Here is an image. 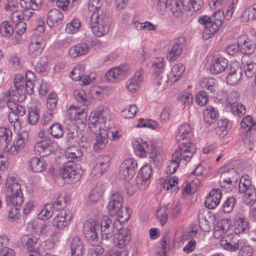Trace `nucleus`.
Segmentation results:
<instances>
[{"label": "nucleus", "mask_w": 256, "mask_h": 256, "mask_svg": "<svg viewBox=\"0 0 256 256\" xmlns=\"http://www.w3.org/2000/svg\"><path fill=\"white\" fill-rule=\"evenodd\" d=\"M228 74L226 76L228 84L230 85L236 84L240 80L242 70L240 64L233 62L230 64L228 68Z\"/></svg>", "instance_id": "6ab92c4d"}, {"label": "nucleus", "mask_w": 256, "mask_h": 256, "mask_svg": "<svg viewBox=\"0 0 256 256\" xmlns=\"http://www.w3.org/2000/svg\"><path fill=\"white\" fill-rule=\"evenodd\" d=\"M12 133L11 130L5 128H0V137L4 138V141L6 144V148H8L10 144V142L12 140Z\"/></svg>", "instance_id": "8fccbe9b"}, {"label": "nucleus", "mask_w": 256, "mask_h": 256, "mask_svg": "<svg viewBox=\"0 0 256 256\" xmlns=\"http://www.w3.org/2000/svg\"><path fill=\"white\" fill-rule=\"evenodd\" d=\"M107 208L110 215L117 216L122 222L130 218L127 208L123 206V198L118 192L114 193L110 198Z\"/></svg>", "instance_id": "0eeeda50"}, {"label": "nucleus", "mask_w": 256, "mask_h": 256, "mask_svg": "<svg viewBox=\"0 0 256 256\" xmlns=\"http://www.w3.org/2000/svg\"><path fill=\"white\" fill-rule=\"evenodd\" d=\"M45 46V42L42 38L33 40L29 46L30 55L33 58L39 56L43 51Z\"/></svg>", "instance_id": "cd10ccee"}, {"label": "nucleus", "mask_w": 256, "mask_h": 256, "mask_svg": "<svg viewBox=\"0 0 256 256\" xmlns=\"http://www.w3.org/2000/svg\"><path fill=\"white\" fill-rule=\"evenodd\" d=\"M192 129L190 126L187 123L181 124L176 136V140L178 143V148L183 152L188 151V154H194L196 150L195 144L192 142L190 134Z\"/></svg>", "instance_id": "423d86ee"}, {"label": "nucleus", "mask_w": 256, "mask_h": 256, "mask_svg": "<svg viewBox=\"0 0 256 256\" xmlns=\"http://www.w3.org/2000/svg\"><path fill=\"white\" fill-rule=\"evenodd\" d=\"M222 198V192L220 190H212L206 198L205 206L209 209H214L220 204Z\"/></svg>", "instance_id": "b1692460"}, {"label": "nucleus", "mask_w": 256, "mask_h": 256, "mask_svg": "<svg viewBox=\"0 0 256 256\" xmlns=\"http://www.w3.org/2000/svg\"><path fill=\"white\" fill-rule=\"evenodd\" d=\"M48 66V60L46 57H42L36 63L35 69L39 73L42 72L46 70Z\"/></svg>", "instance_id": "4d7b16f0"}, {"label": "nucleus", "mask_w": 256, "mask_h": 256, "mask_svg": "<svg viewBox=\"0 0 256 256\" xmlns=\"http://www.w3.org/2000/svg\"><path fill=\"white\" fill-rule=\"evenodd\" d=\"M136 168V162L134 160H125L120 168V177L124 180H129L134 175Z\"/></svg>", "instance_id": "4468645a"}, {"label": "nucleus", "mask_w": 256, "mask_h": 256, "mask_svg": "<svg viewBox=\"0 0 256 256\" xmlns=\"http://www.w3.org/2000/svg\"><path fill=\"white\" fill-rule=\"evenodd\" d=\"M71 256H82L84 251L82 240L78 236L74 237L70 243Z\"/></svg>", "instance_id": "c85d7f7f"}, {"label": "nucleus", "mask_w": 256, "mask_h": 256, "mask_svg": "<svg viewBox=\"0 0 256 256\" xmlns=\"http://www.w3.org/2000/svg\"><path fill=\"white\" fill-rule=\"evenodd\" d=\"M178 178L176 176L172 177V178L168 180V182H166L164 184V188H166L170 192H174L177 189L176 184H178Z\"/></svg>", "instance_id": "0e129e2a"}, {"label": "nucleus", "mask_w": 256, "mask_h": 256, "mask_svg": "<svg viewBox=\"0 0 256 256\" xmlns=\"http://www.w3.org/2000/svg\"><path fill=\"white\" fill-rule=\"evenodd\" d=\"M158 126V123L152 120H145L142 121L138 123L136 127V128H142V127H146L152 130L156 129Z\"/></svg>", "instance_id": "69168bd1"}, {"label": "nucleus", "mask_w": 256, "mask_h": 256, "mask_svg": "<svg viewBox=\"0 0 256 256\" xmlns=\"http://www.w3.org/2000/svg\"><path fill=\"white\" fill-rule=\"evenodd\" d=\"M250 224L249 221L246 218L238 216L235 224L234 233L238 235L248 233L250 228Z\"/></svg>", "instance_id": "7c9ffc66"}, {"label": "nucleus", "mask_w": 256, "mask_h": 256, "mask_svg": "<svg viewBox=\"0 0 256 256\" xmlns=\"http://www.w3.org/2000/svg\"><path fill=\"white\" fill-rule=\"evenodd\" d=\"M65 134H66V138L68 142L72 144L67 146L65 150V156L67 158H76L81 156L82 152L74 144L76 143L77 136L76 126L72 122L68 123L65 128Z\"/></svg>", "instance_id": "6e6552de"}, {"label": "nucleus", "mask_w": 256, "mask_h": 256, "mask_svg": "<svg viewBox=\"0 0 256 256\" xmlns=\"http://www.w3.org/2000/svg\"><path fill=\"white\" fill-rule=\"evenodd\" d=\"M164 60L160 58L155 59L151 65V68L155 74V83L162 89L166 86L169 79L167 72H164Z\"/></svg>", "instance_id": "9d476101"}, {"label": "nucleus", "mask_w": 256, "mask_h": 256, "mask_svg": "<svg viewBox=\"0 0 256 256\" xmlns=\"http://www.w3.org/2000/svg\"><path fill=\"white\" fill-rule=\"evenodd\" d=\"M28 122L30 124H34L38 120L40 115L38 110L36 107L28 108Z\"/></svg>", "instance_id": "3c124183"}, {"label": "nucleus", "mask_w": 256, "mask_h": 256, "mask_svg": "<svg viewBox=\"0 0 256 256\" xmlns=\"http://www.w3.org/2000/svg\"><path fill=\"white\" fill-rule=\"evenodd\" d=\"M110 119L109 112L106 108H98L90 114L88 126L93 132H98L93 146L95 151L103 150L108 144V134L106 127Z\"/></svg>", "instance_id": "f257e3e1"}, {"label": "nucleus", "mask_w": 256, "mask_h": 256, "mask_svg": "<svg viewBox=\"0 0 256 256\" xmlns=\"http://www.w3.org/2000/svg\"><path fill=\"white\" fill-rule=\"evenodd\" d=\"M236 203V198L232 196L228 198L222 205L223 211L224 212H230L234 208Z\"/></svg>", "instance_id": "6e6d98bb"}, {"label": "nucleus", "mask_w": 256, "mask_h": 256, "mask_svg": "<svg viewBox=\"0 0 256 256\" xmlns=\"http://www.w3.org/2000/svg\"><path fill=\"white\" fill-rule=\"evenodd\" d=\"M110 160L111 159L108 156H100L96 160V164L95 166L94 170L100 172V174H102L109 168Z\"/></svg>", "instance_id": "c756f323"}, {"label": "nucleus", "mask_w": 256, "mask_h": 256, "mask_svg": "<svg viewBox=\"0 0 256 256\" xmlns=\"http://www.w3.org/2000/svg\"><path fill=\"white\" fill-rule=\"evenodd\" d=\"M53 214V206L52 204H46L43 210L38 214V218L40 220L48 219Z\"/></svg>", "instance_id": "a18cd8bd"}, {"label": "nucleus", "mask_w": 256, "mask_h": 256, "mask_svg": "<svg viewBox=\"0 0 256 256\" xmlns=\"http://www.w3.org/2000/svg\"><path fill=\"white\" fill-rule=\"evenodd\" d=\"M230 108L232 114H236L238 116H242L246 113L245 106L242 104L232 105Z\"/></svg>", "instance_id": "052dcab7"}, {"label": "nucleus", "mask_w": 256, "mask_h": 256, "mask_svg": "<svg viewBox=\"0 0 256 256\" xmlns=\"http://www.w3.org/2000/svg\"><path fill=\"white\" fill-rule=\"evenodd\" d=\"M206 91L202 90L196 96V101L200 106H204L208 100V96Z\"/></svg>", "instance_id": "bf43d9fd"}, {"label": "nucleus", "mask_w": 256, "mask_h": 256, "mask_svg": "<svg viewBox=\"0 0 256 256\" xmlns=\"http://www.w3.org/2000/svg\"><path fill=\"white\" fill-rule=\"evenodd\" d=\"M34 82L24 80L22 75L18 74L14 79V90L9 91L10 96L14 101L23 102L26 98V93L31 94L34 92Z\"/></svg>", "instance_id": "39448f33"}, {"label": "nucleus", "mask_w": 256, "mask_h": 256, "mask_svg": "<svg viewBox=\"0 0 256 256\" xmlns=\"http://www.w3.org/2000/svg\"><path fill=\"white\" fill-rule=\"evenodd\" d=\"M239 96L237 92L235 91L230 92L228 95L226 101L227 106H232V105L238 104L237 100H238Z\"/></svg>", "instance_id": "680f3d73"}, {"label": "nucleus", "mask_w": 256, "mask_h": 256, "mask_svg": "<svg viewBox=\"0 0 256 256\" xmlns=\"http://www.w3.org/2000/svg\"><path fill=\"white\" fill-rule=\"evenodd\" d=\"M218 116V112L213 108H207L204 112V120L211 124L215 122Z\"/></svg>", "instance_id": "ea45409f"}, {"label": "nucleus", "mask_w": 256, "mask_h": 256, "mask_svg": "<svg viewBox=\"0 0 256 256\" xmlns=\"http://www.w3.org/2000/svg\"><path fill=\"white\" fill-rule=\"evenodd\" d=\"M13 26L8 21L2 22L0 26V32L2 36L10 38L14 33Z\"/></svg>", "instance_id": "c03bdc74"}, {"label": "nucleus", "mask_w": 256, "mask_h": 256, "mask_svg": "<svg viewBox=\"0 0 256 256\" xmlns=\"http://www.w3.org/2000/svg\"><path fill=\"white\" fill-rule=\"evenodd\" d=\"M128 70L127 65L120 66L109 70L106 74V78L110 82H114L116 80H120L126 74Z\"/></svg>", "instance_id": "412c9836"}, {"label": "nucleus", "mask_w": 256, "mask_h": 256, "mask_svg": "<svg viewBox=\"0 0 256 256\" xmlns=\"http://www.w3.org/2000/svg\"><path fill=\"white\" fill-rule=\"evenodd\" d=\"M201 86L205 89L208 94H214L218 90L217 81L212 78H203L201 82Z\"/></svg>", "instance_id": "72a5a7b5"}, {"label": "nucleus", "mask_w": 256, "mask_h": 256, "mask_svg": "<svg viewBox=\"0 0 256 256\" xmlns=\"http://www.w3.org/2000/svg\"><path fill=\"white\" fill-rule=\"evenodd\" d=\"M130 240V232L128 228H120L116 235L114 242L118 248H122L127 245Z\"/></svg>", "instance_id": "4be33fe9"}, {"label": "nucleus", "mask_w": 256, "mask_h": 256, "mask_svg": "<svg viewBox=\"0 0 256 256\" xmlns=\"http://www.w3.org/2000/svg\"><path fill=\"white\" fill-rule=\"evenodd\" d=\"M50 134L55 138H62L63 136V130L59 123L54 124L49 128Z\"/></svg>", "instance_id": "603ef678"}, {"label": "nucleus", "mask_w": 256, "mask_h": 256, "mask_svg": "<svg viewBox=\"0 0 256 256\" xmlns=\"http://www.w3.org/2000/svg\"><path fill=\"white\" fill-rule=\"evenodd\" d=\"M136 112V106L134 104H131L122 112V114L125 118H130L134 116Z\"/></svg>", "instance_id": "5fc2aeb1"}, {"label": "nucleus", "mask_w": 256, "mask_h": 256, "mask_svg": "<svg viewBox=\"0 0 256 256\" xmlns=\"http://www.w3.org/2000/svg\"><path fill=\"white\" fill-rule=\"evenodd\" d=\"M121 221L122 220L119 219L113 221L108 216L103 217L100 224L102 237L101 244L109 247L112 244L115 230H119L118 226H120Z\"/></svg>", "instance_id": "20e7f679"}, {"label": "nucleus", "mask_w": 256, "mask_h": 256, "mask_svg": "<svg viewBox=\"0 0 256 256\" xmlns=\"http://www.w3.org/2000/svg\"><path fill=\"white\" fill-rule=\"evenodd\" d=\"M220 172L222 173L220 180L222 186L230 185L232 182H236L239 178L237 170L233 168L224 166L220 169Z\"/></svg>", "instance_id": "dca6fc26"}, {"label": "nucleus", "mask_w": 256, "mask_h": 256, "mask_svg": "<svg viewBox=\"0 0 256 256\" xmlns=\"http://www.w3.org/2000/svg\"><path fill=\"white\" fill-rule=\"evenodd\" d=\"M104 191L100 184L96 185L91 190L89 198L92 202H97L102 196Z\"/></svg>", "instance_id": "79ce46f5"}, {"label": "nucleus", "mask_w": 256, "mask_h": 256, "mask_svg": "<svg viewBox=\"0 0 256 256\" xmlns=\"http://www.w3.org/2000/svg\"><path fill=\"white\" fill-rule=\"evenodd\" d=\"M89 48L86 43L78 44L72 47L68 51L69 54L72 58H76L80 55H83L88 52Z\"/></svg>", "instance_id": "c9c22d12"}, {"label": "nucleus", "mask_w": 256, "mask_h": 256, "mask_svg": "<svg viewBox=\"0 0 256 256\" xmlns=\"http://www.w3.org/2000/svg\"><path fill=\"white\" fill-rule=\"evenodd\" d=\"M142 72L141 71H137L134 78L130 79L128 84L126 86L127 88L131 92H134L139 88V84L142 81Z\"/></svg>", "instance_id": "e433bc0d"}, {"label": "nucleus", "mask_w": 256, "mask_h": 256, "mask_svg": "<svg viewBox=\"0 0 256 256\" xmlns=\"http://www.w3.org/2000/svg\"><path fill=\"white\" fill-rule=\"evenodd\" d=\"M102 6L100 0H90L88 2V10L92 12L90 18V26L93 34L98 37L108 33L111 22L106 10Z\"/></svg>", "instance_id": "f03ea898"}, {"label": "nucleus", "mask_w": 256, "mask_h": 256, "mask_svg": "<svg viewBox=\"0 0 256 256\" xmlns=\"http://www.w3.org/2000/svg\"><path fill=\"white\" fill-rule=\"evenodd\" d=\"M84 76V67L82 64L76 66L70 73V77L72 80L78 81Z\"/></svg>", "instance_id": "a19ab883"}, {"label": "nucleus", "mask_w": 256, "mask_h": 256, "mask_svg": "<svg viewBox=\"0 0 256 256\" xmlns=\"http://www.w3.org/2000/svg\"><path fill=\"white\" fill-rule=\"evenodd\" d=\"M73 94L76 100L80 103L84 104L86 102V94L83 90H75Z\"/></svg>", "instance_id": "e2e57ef3"}, {"label": "nucleus", "mask_w": 256, "mask_h": 256, "mask_svg": "<svg viewBox=\"0 0 256 256\" xmlns=\"http://www.w3.org/2000/svg\"><path fill=\"white\" fill-rule=\"evenodd\" d=\"M52 140L49 138L42 140L35 144L34 151L42 156H46L52 152Z\"/></svg>", "instance_id": "5701e85b"}, {"label": "nucleus", "mask_w": 256, "mask_h": 256, "mask_svg": "<svg viewBox=\"0 0 256 256\" xmlns=\"http://www.w3.org/2000/svg\"><path fill=\"white\" fill-rule=\"evenodd\" d=\"M28 133L26 130L18 134L14 140L12 144H10L8 150L13 154H17L26 146L28 141Z\"/></svg>", "instance_id": "a211bd4d"}, {"label": "nucleus", "mask_w": 256, "mask_h": 256, "mask_svg": "<svg viewBox=\"0 0 256 256\" xmlns=\"http://www.w3.org/2000/svg\"><path fill=\"white\" fill-rule=\"evenodd\" d=\"M64 16L63 13L58 9L51 10L47 15V24L50 28H54L62 23Z\"/></svg>", "instance_id": "bb28decb"}, {"label": "nucleus", "mask_w": 256, "mask_h": 256, "mask_svg": "<svg viewBox=\"0 0 256 256\" xmlns=\"http://www.w3.org/2000/svg\"><path fill=\"white\" fill-rule=\"evenodd\" d=\"M80 178V170L76 168L75 164H70V162L65 164V184H74L78 182Z\"/></svg>", "instance_id": "aec40b11"}, {"label": "nucleus", "mask_w": 256, "mask_h": 256, "mask_svg": "<svg viewBox=\"0 0 256 256\" xmlns=\"http://www.w3.org/2000/svg\"><path fill=\"white\" fill-rule=\"evenodd\" d=\"M100 228L99 222L96 220L90 218L84 225L83 232L86 238L92 245L98 244L96 230Z\"/></svg>", "instance_id": "ddd939ff"}, {"label": "nucleus", "mask_w": 256, "mask_h": 256, "mask_svg": "<svg viewBox=\"0 0 256 256\" xmlns=\"http://www.w3.org/2000/svg\"><path fill=\"white\" fill-rule=\"evenodd\" d=\"M244 194V202L246 204L250 206L254 205L256 202V190L252 188L247 190Z\"/></svg>", "instance_id": "37998d69"}, {"label": "nucleus", "mask_w": 256, "mask_h": 256, "mask_svg": "<svg viewBox=\"0 0 256 256\" xmlns=\"http://www.w3.org/2000/svg\"><path fill=\"white\" fill-rule=\"evenodd\" d=\"M42 3V0H20V2L22 8L30 9L31 10H38Z\"/></svg>", "instance_id": "58836bf2"}, {"label": "nucleus", "mask_w": 256, "mask_h": 256, "mask_svg": "<svg viewBox=\"0 0 256 256\" xmlns=\"http://www.w3.org/2000/svg\"><path fill=\"white\" fill-rule=\"evenodd\" d=\"M80 26V22L78 18L73 19L70 23L66 24L65 30L70 34L77 32Z\"/></svg>", "instance_id": "de8ad7c7"}, {"label": "nucleus", "mask_w": 256, "mask_h": 256, "mask_svg": "<svg viewBox=\"0 0 256 256\" xmlns=\"http://www.w3.org/2000/svg\"><path fill=\"white\" fill-rule=\"evenodd\" d=\"M38 238L32 234L24 235L22 238V246L30 252H33L38 248Z\"/></svg>", "instance_id": "2f4dec72"}, {"label": "nucleus", "mask_w": 256, "mask_h": 256, "mask_svg": "<svg viewBox=\"0 0 256 256\" xmlns=\"http://www.w3.org/2000/svg\"><path fill=\"white\" fill-rule=\"evenodd\" d=\"M7 188L6 200L7 202L12 204H21L23 202L22 194L20 190V186L16 182L14 176H8L6 184Z\"/></svg>", "instance_id": "1a4fd4ad"}, {"label": "nucleus", "mask_w": 256, "mask_h": 256, "mask_svg": "<svg viewBox=\"0 0 256 256\" xmlns=\"http://www.w3.org/2000/svg\"><path fill=\"white\" fill-rule=\"evenodd\" d=\"M184 41V39L180 38L174 40L170 44L166 54V58L168 60H175L180 56L182 51Z\"/></svg>", "instance_id": "f3484780"}, {"label": "nucleus", "mask_w": 256, "mask_h": 256, "mask_svg": "<svg viewBox=\"0 0 256 256\" xmlns=\"http://www.w3.org/2000/svg\"><path fill=\"white\" fill-rule=\"evenodd\" d=\"M185 69V66L181 64L175 65L172 68L170 76L176 78L174 82L176 81L181 76Z\"/></svg>", "instance_id": "09e8293b"}, {"label": "nucleus", "mask_w": 256, "mask_h": 256, "mask_svg": "<svg viewBox=\"0 0 256 256\" xmlns=\"http://www.w3.org/2000/svg\"><path fill=\"white\" fill-rule=\"evenodd\" d=\"M168 208L164 206L160 207L156 212V217L160 222L162 226H164L167 222L168 219Z\"/></svg>", "instance_id": "49530a36"}, {"label": "nucleus", "mask_w": 256, "mask_h": 256, "mask_svg": "<svg viewBox=\"0 0 256 256\" xmlns=\"http://www.w3.org/2000/svg\"><path fill=\"white\" fill-rule=\"evenodd\" d=\"M240 126L244 129L248 128L247 132L256 130V121L254 120L250 115H248L243 118Z\"/></svg>", "instance_id": "4c0bfd02"}, {"label": "nucleus", "mask_w": 256, "mask_h": 256, "mask_svg": "<svg viewBox=\"0 0 256 256\" xmlns=\"http://www.w3.org/2000/svg\"><path fill=\"white\" fill-rule=\"evenodd\" d=\"M57 151V155L56 156V163L54 164L55 174L58 178L64 180V154L60 152V154Z\"/></svg>", "instance_id": "f704fd0d"}, {"label": "nucleus", "mask_w": 256, "mask_h": 256, "mask_svg": "<svg viewBox=\"0 0 256 256\" xmlns=\"http://www.w3.org/2000/svg\"><path fill=\"white\" fill-rule=\"evenodd\" d=\"M198 219L200 228L205 232L210 231V228L209 226V222L206 218L204 217V216L202 214L199 213L198 214Z\"/></svg>", "instance_id": "338daca9"}, {"label": "nucleus", "mask_w": 256, "mask_h": 256, "mask_svg": "<svg viewBox=\"0 0 256 256\" xmlns=\"http://www.w3.org/2000/svg\"><path fill=\"white\" fill-rule=\"evenodd\" d=\"M188 151L183 152L176 149L172 156V160L166 167V172L167 174H174L178 168L180 163L186 165L188 162H190L194 154L191 155L188 154Z\"/></svg>", "instance_id": "f8f14e48"}, {"label": "nucleus", "mask_w": 256, "mask_h": 256, "mask_svg": "<svg viewBox=\"0 0 256 256\" xmlns=\"http://www.w3.org/2000/svg\"><path fill=\"white\" fill-rule=\"evenodd\" d=\"M246 75L248 78H252L256 74V64L253 62H246V64H243Z\"/></svg>", "instance_id": "864d4df0"}, {"label": "nucleus", "mask_w": 256, "mask_h": 256, "mask_svg": "<svg viewBox=\"0 0 256 256\" xmlns=\"http://www.w3.org/2000/svg\"><path fill=\"white\" fill-rule=\"evenodd\" d=\"M224 19V13L220 10H218L210 17L208 16H200L198 22L205 26L202 38L207 40L213 36L222 26Z\"/></svg>", "instance_id": "7ed1b4c3"}, {"label": "nucleus", "mask_w": 256, "mask_h": 256, "mask_svg": "<svg viewBox=\"0 0 256 256\" xmlns=\"http://www.w3.org/2000/svg\"><path fill=\"white\" fill-rule=\"evenodd\" d=\"M151 174L152 169L150 167L144 166L139 170L138 175L144 178V180H149Z\"/></svg>", "instance_id": "774afa93"}, {"label": "nucleus", "mask_w": 256, "mask_h": 256, "mask_svg": "<svg viewBox=\"0 0 256 256\" xmlns=\"http://www.w3.org/2000/svg\"><path fill=\"white\" fill-rule=\"evenodd\" d=\"M228 60L224 57L214 58L211 64L210 72L213 74H218L224 72L228 66Z\"/></svg>", "instance_id": "393cba45"}, {"label": "nucleus", "mask_w": 256, "mask_h": 256, "mask_svg": "<svg viewBox=\"0 0 256 256\" xmlns=\"http://www.w3.org/2000/svg\"><path fill=\"white\" fill-rule=\"evenodd\" d=\"M240 47V51L246 54H250L255 50V45L254 42L246 38L244 35L240 36L237 41Z\"/></svg>", "instance_id": "a878e982"}, {"label": "nucleus", "mask_w": 256, "mask_h": 256, "mask_svg": "<svg viewBox=\"0 0 256 256\" xmlns=\"http://www.w3.org/2000/svg\"><path fill=\"white\" fill-rule=\"evenodd\" d=\"M29 167L34 172H42L46 167V164L44 159L36 156L32 157L29 160Z\"/></svg>", "instance_id": "473e14b6"}, {"label": "nucleus", "mask_w": 256, "mask_h": 256, "mask_svg": "<svg viewBox=\"0 0 256 256\" xmlns=\"http://www.w3.org/2000/svg\"><path fill=\"white\" fill-rule=\"evenodd\" d=\"M136 154L142 158L148 157L150 162H154L156 156V146L150 142H142L137 140L133 144Z\"/></svg>", "instance_id": "9b49d317"}, {"label": "nucleus", "mask_w": 256, "mask_h": 256, "mask_svg": "<svg viewBox=\"0 0 256 256\" xmlns=\"http://www.w3.org/2000/svg\"><path fill=\"white\" fill-rule=\"evenodd\" d=\"M244 20L248 22L256 19V14L252 6L246 8L242 16Z\"/></svg>", "instance_id": "13d9d810"}, {"label": "nucleus", "mask_w": 256, "mask_h": 256, "mask_svg": "<svg viewBox=\"0 0 256 256\" xmlns=\"http://www.w3.org/2000/svg\"><path fill=\"white\" fill-rule=\"evenodd\" d=\"M220 246L225 250L236 251L239 250L240 246H242V241L239 238V236L235 233L223 237L220 240Z\"/></svg>", "instance_id": "2eb2a0df"}]
</instances>
